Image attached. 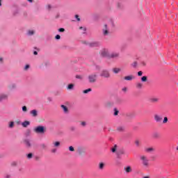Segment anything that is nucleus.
<instances>
[{
    "mask_svg": "<svg viewBox=\"0 0 178 178\" xmlns=\"http://www.w3.org/2000/svg\"><path fill=\"white\" fill-rule=\"evenodd\" d=\"M124 80H126V81H131V80H134V76L133 75H129L124 77Z\"/></svg>",
    "mask_w": 178,
    "mask_h": 178,
    "instance_id": "f8f14e48",
    "label": "nucleus"
},
{
    "mask_svg": "<svg viewBox=\"0 0 178 178\" xmlns=\"http://www.w3.org/2000/svg\"><path fill=\"white\" fill-rule=\"evenodd\" d=\"M22 127H27L28 126H30V121H24L22 123Z\"/></svg>",
    "mask_w": 178,
    "mask_h": 178,
    "instance_id": "6ab92c4d",
    "label": "nucleus"
},
{
    "mask_svg": "<svg viewBox=\"0 0 178 178\" xmlns=\"http://www.w3.org/2000/svg\"><path fill=\"white\" fill-rule=\"evenodd\" d=\"M97 69H98L99 70L101 69V67H99V66H97Z\"/></svg>",
    "mask_w": 178,
    "mask_h": 178,
    "instance_id": "680f3d73",
    "label": "nucleus"
},
{
    "mask_svg": "<svg viewBox=\"0 0 178 178\" xmlns=\"http://www.w3.org/2000/svg\"><path fill=\"white\" fill-rule=\"evenodd\" d=\"M8 127L10 129H13V127H15V122H10L8 123Z\"/></svg>",
    "mask_w": 178,
    "mask_h": 178,
    "instance_id": "b1692460",
    "label": "nucleus"
},
{
    "mask_svg": "<svg viewBox=\"0 0 178 178\" xmlns=\"http://www.w3.org/2000/svg\"><path fill=\"white\" fill-rule=\"evenodd\" d=\"M112 70L115 74H118V73H120V72H122V69L118 67L113 68Z\"/></svg>",
    "mask_w": 178,
    "mask_h": 178,
    "instance_id": "2eb2a0df",
    "label": "nucleus"
},
{
    "mask_svg": "<svg viewBox=\"0 0 178 178\" xmlns=\"http://www.w3.org/2000/svg\"><path fill=\"white\" fill-rule=\"evenodd\" d=\"M122 91H123L124 92H127V88H126V87L123 88H122Z\"/></svg>",
    "mask_w": 178,
    "mask_h": 178,
    "instance_id": "3c124183",
    "label": "nucleus"
},
{
    "mask_svg": "<svg viewBox=\"0 0 178 178\" xmlns=\"http://www.w3.org/2000/svg\"><path fill=\"white\" fill-rule=\"evenodd\" d=\"M140 161L142 162L143 166L145 168H149V159L147 156H140Z\"/></svg>",
    "mask_w": 178,
    "mask_h": 178,
    "instance_id": "f03ea898",
    "label": "nucleus"
},
{
    "mask_svg": "<svg viewBox=\"0 0 178 178\" xmlns=\"http://www.w3.org/2000/svg\"><path fill=\"white\" fill-rule=\"evenodd\" d=\"M69 149L71 152H74V147H73V146H70Z\"/></svg>",
    "mask_w": 178,
    "mask_h": 178,
    "instance_id": "e433bc0d",
    "label": "nucleus"
},
{
    "mask_svg": "<svg viewBox=\"0 0 178 178\" xmlns=\"http://www.w3.org/2000/svg\"><path fill=\"white\" fill-rule=\"evenodd\" d=\"M55 38H56V40H60V35H56Z\"/></svg>",
    "mask_w": 178,
    "mask_h": 178,
    "instance_id": "09e8293b",
    "label": "nucleus"
},
{
    "mask_svg": "<svg viewBox=\"0 0 178 178\" xmlns=\"http://www.w3.org/2000/svg\"><path fill=\"white\" fill-rule=\"evenodd\" d=\"M58 31H59L60 33H64L65 29H63V28L59 29H58Z\"/></svg>",
    "mask_w": 178,
    "mask_h": 178,
    "instance_id": "a18cd8bd",
    "label": "nucleus"
},
{
    "mask_svg": "<svg viewBox=\"0 0 178 178\" xmlns=\"http://www.w3.org/2000/svg\"><path fill=\"white\" fill-rule=\"evenodd\" d=\"M47 9H51L52 7L51 6V5H47Z\"/></svg>",
    "mask_w": 178,
    "mask_h": 178,
    "instance_id": "864d4df0",
    "label": "nucleus"
},
{
    "mask_svg": "<svg viewBox=\"0 0 178 178\" xmlns=\"http://www.w3.org/2000/svg\"><path fill=\"white\" fill-rule=\"evenodd\" d=\"M124 170L127 172V173H131V172H133V169L131 168V167L130 165L126 166L124 168Z\"/></svg>",
    "mask_w": 178,
    "mask_h": 178,
    "instance_id": "ddd939ff",
    "label": "nucleus"
},
{
    "mask_svg": "<svg viewBox=\"0 0 178 178\" xmlns=\"http://www.w3.org/2000/svg\"><path fill=\"white\" fill-rule=\"evenodd\" d=\"M6 178H10V175H6Z\"/></svg>",
    "mask_w": 178,
    "mask_h": 178,
    "instance_id": "13d9d810",
    "label": "nucleus"
},
{
    "mask_svg": "<svg viewBox=\"0 0 178 178\" xmlns=\"http://www.w3.org/2000/svg\"><path fill=\"white\" fill-rule=\"evenodd\" d=\"M72 130H74V127H72Z\"/></svg>",
    "mask_w": 178,
    "mask_h": 178,
    "instance_id": "338daca9",
    "label": "nucleus"
},
{
    "mask_svg": "<svg viewBox=\"0 0 178 178\" xmlns=\"http://www.w3.org/2000/svg\"><path fill=\"white\" fill-rule=\"evenodd\" d=\"M3 99H8V95H0V102Z\"/></svg>",
    "mask_w": 178,
    "mask_h": 178,
    "instance_id": "4be33fe9",
    "label": "nucleus"
},
{
    "mask_svg": "<svg viewBox=\"0 0 178 178\" xmlns=\"http://www.w3.org/2000/svg\"><path fill=\"white\" fill-rule=\"evenodd\" d=\"M27 158H28V159H31V158H33V154L32 153L28 154Z\"/></svg>",
    "mask_w": 178,
    "mask_h": 178,
    "instance_id": "72a5a7b5",
    "label": "nucleus"
},
{
    "mask_svg": "<svg viewBox=\"0 0 178 178\" xmlns=\"http://www.w3.org/2000/svg\"><path fill=\"white\" fill-rule=\"evenodd\" d=\"M119 53H111L110 54V57L109 59L113 58V59H115L116 58H119Z\"/></svg>",
    "mask_w": 178,
    "mask_h": 178,
    "instance_id": "9b49d317",
    "label": "nucleus"
},
{
    "mask_svg": "<svg viewBox=\"0 0 178 178\" xmlns=\"http://www.w3.org/2000/svg\"><path fill=\"white\" fill-rule=\"evenodd\" d=\"M56 151H57L56 148H54L51 149L52 154H56Z\"/></svg>",
    "mask_w": 178,
    "mask_h": 178,
    "instance_id": "de8ad7c7",
    "label": "nucleus"
},
{
    "mask_svg": "<svg viewBox=\"0 0 178 178\" xmlns=\"http://www.w3.org/2000/svg\"><path fill=\"white\" fill-rule=\"evenodd\" d=\"M177 149V151H178V146L177 147V149Z\"/></svg>",
    "mask_w": 178,
    "mask_h": 178,
    "instance_id": "69168bd1",
    "label": "nucleus"
},
{
    "mask_svg": "<svg viewBox=\"0 0 178 178\" xmlns=\"http://www.w3.org/2000/svg\"><path fill=\"white\" fill-rule=\"evenodd\" d=\"M102 33H103V35L104 36L109 35V28L108 27L107 24L103 25Z\"/></svg>",
    "mask_w": 178,
    "mask_h": 178,
    "instance_id": "39448f33",
    "label": "nucleus"
},
{
    "mask_svg": "<svg viewBox=\"0 0 178 178\" xmlns=\"http://www.w3.org/2000/svg\"><path fill=\"white\" fill-rule=\"evenodd\" d=\"M136 88H138L139 90L143 88V83H141L140 82H138L136 84Z\"/></svg>",
    "mask_w": 178,
    "mask_h": 178,
    "instance_id": "5701e85b",
    "label": "nucleus"
},
{
    "mask_svg": "<svg viewBox=\"0 0 178 178\" xmlns=\"http://www.w3.org/2000/svg\"><path fill=\"white\" fill-rule=\"evenodd\" d=\"M78 154L79 155H83V154H86V149H84V148H79L78 149Z\"/></svg>",
    "mask_w": 178,
    "mask_h": 178,
    "instance_id": "a211bd4d",
    "label": "nucleus"
},
{
    "mask_svg": "<svg viewBox=\"0 0 178 178\" xmlns=\"http://www.w3.org/2000/svg\"><path fill=\"white\" fill-rule=\"evenodd\" d=\"M163 123L165 124V123H168V117H165L163 120Z\"/></svg>",
    "mask_w": 178,
    "mask_h": 178,
    "instance_id": "79ce46f5",
    "label": "nucleus"
},
{
    "mask_svg": "<svg viewBox=\"0 0 178 178\" xmlns=\"http://www.w3.org/2000/svg\"><path fill=\"white\" fill-rule=\"evenodd\" d=\"M40 147L42 149H45V148H47V145L44 143L41 144Z\"/></svg>",
    "mask_w": 178,
    "mask_h": 178,
    "instance_id": "473e14b6",
    "label": "nucleus"
},
{
    "mask_svg": "<svg viewBox=\"0 0 178 178\" xmlns=\"http://www.w3.org/2000/svg\"><path fill=\"white\" fill-rule=\"evenodd\" d=\"M116 149H118V145H115L114 147L111 148V152L115 153L116 152Z\"/></svg>",
    "mask_w": 178,
    "mask_h": 178,
    "instance_id": "cd10ccee",
    "label": "nucleus"
},
{
    "mask_svg": "<svg viewBox=\"0 0 178 178\" xmlns=\"http://www.w3.org/2000/svg\"><path fill=\"white\" fill-rule=\"evenodd\" d=\"M33 54H34V55H38V52H37V51H35L33 52Z\"/></svg>",
    "mask_w": 178,
    "mask_h": 178,
    "instance_id": "5fc2aeb1",
    "label": "nucleus"
},
{
    "mask_svg": "<svg viewBox=\"0 0 178 178\" xmlns=\"http://www.w3.org/2000/svg\"><path fill=\"white\" fill-rule=\"evenodd\" d=\"M79 30H83V33H86V31H87V29L83 27V26H80L79 27Z\"/></svg>",
    "mask_w": 178,
    "mask_h": 178,
    "instance_id": "4c0bfd02",
    "label": "nucleus"
},
{
    "mask_svg": "<svg viewBox=\"0 0 178 178\" xmlns=\"http://www.w3.org/2000/svg\"><path fill=\"white\" fill-rule=\"evenodd\" d=\"M104 166H105V164L104 163H100L99 165V168L101 170L104 169Z\"/></svg>",
    "mask_w": 178,
    "mask_h": 178,
    "instance_id": "2f4dec72",
    "label": "nucleus"
},
{
    "mask_svg": "<svg viewBox=\"0 0 178 178\" xmlns=\"http://www.w3.org/2000/svg\"><path fill=\"white\" fill-rule=\"evenodd\" d=\"M53 146L54 147V148H59L60 147V142L59 141L53 142Z\"/></svg>",
    "mask_w": 178,
    "mask_h": 178,
    "instance_id": "dca6fc26",
    "label": "nucleus"
},
{
    "mask_svg": "<svg viewBox=\"0 0 178 178\" xmlns=\"http://www.w3.org/2000/svg\"><path fill=\"white\" fill-rule=\"evenodd\" d=\"M76 79H79V80H83V76L81 75H76Z\"/></svg>",
    "mask_w": 178,
    "mask_h": 178,
    "instance_id": "58836bf2",
    "label": "nucleus"
},
{
    "mask_svg": "<svg viewBox=\"0 0 178 178\" xmlns=\"http://www.w3.org/2000/svg\"><path fill=\"white\" fill-rule=\"evenodd\" d=\"M61 108L63 109L64 113H69V108H67V106L61 105Z\"/></svg>",
    "mask_w": 178,
    "mask_h": 178,
    "instance_id": "f3484780",
    "label": "nucleus"
},
{
    "mask_svg": "<svg viewBox=\"0 0 178 178\" xmlns=\"http://www.w3.org/2000/svg\"><path fill=\"white\" fill-rule=\"evenodd\" d=\"M24 144L26 147V148H31L32 145H31V140L30 139H25L24 140Z\"/></svg>",
    "mask_w": 178,
    "mask_h": 178,
    "instance_id": "0eeeda50",
    "label": "nucleus"
},
{
    "mask_svg": "<svg viewBox=\"0 0 178 178\" xmlns=\"http://www.w3.org/2000/svg\"><path fill=\"white\" fill-rule=\"evenodd\" d=\"M74 87V84L73 83L69 84L67 86V90H73Z\"/></svg>",
    "mask_w": 178,
    "mask_h": 178,
    "instance_id": "bb28decb",
    "label": "nucleus"
},
{
    "mask_svg": "<svg viewBox=\"0 0 178 178\" xmlns=\"http://www.w3.org/2000/svg\"><path fill=\"white\" fill-rule=\"evenodd\" d=\"M162 119H163V118L161 115L158 114L154 115V120L156 123H161V122H162Z\"/></svg>",
    "mask_w": 178,
    "mask_h": 178,
    "instance_id": "6e6552de",
    "label": "nucleus"
},
{
    "mask_svg": "<svg viewBox=\"0 0 178 178\" xmlns=\"http://www.w3.org/2000/svg\"><path fill=\"white\" fill-rule=\"evenodd\" d=\"M22 111H23V112H27V106H24L22 107Z\"/></svg>",
    "mask_w": 178,
    "mask_h": 178,
    "instance_id": "a19ab883",
    "label": "nucleus"
},
{
    "mask_svg": "<svg viewBox=\"0 0 178 178\" xmlns=\"http://www.w3.org/2000/svg\"><path fill=\"white\" fill-rule=\"evenodd\" d=\"M89 47H99L101 45V42H92L90 43H88Z\"/></svg>",
    "mask_w": 178,
    "mask_h": 178,
    "instance_id": "1a4fd4ad",
    "label": "nucleus"
},
{
    "mask_svg": "<svg viewBox=\"0 0 178 178\" xmlns=\"http://www.w3.org/2000/svg\"><path fill=\"white\" fill-rule=\"evenodd\" d=\"M97 79H98V74L96 73L90 74L88 76V83L90 84H94V83H97Z\"/></svg>",
    "mask_w": 178,
    "mask_h": 178,
    "instance_id": "f257e3e1",
    "label": "nucleus"
},
{
    "mask_svg": "<svg viewBox=\"0 0 178 178\" xmlns=\"http://www.w3.org/2000/svg\"><path fill=\"white\" fill-rule=\"evenodd\" d=\"M119 115V110L118 108H114V116H118Z\"/></svg>",
    "mask_w": 178,
    "mask_h": 178,
    "instance_id": "c756f323",
    "label": "nucleus"
},
{
    "mask_svg": "<svg viewBox=\"0 0 178 178\" xmlns=\"http://www.w3.org/2000/svg\"><path fill=\"white\" fill-rule=\"evenodd\" d=\"M15 87H16V86H15V85L12 86V88H15Z\"/></svg>",
    "mask_w": 178,
    "mask_h": 178,
    "instance_id": "e2e57ef3",
    "label": "nucleus"
},
{
    "mask_svg": "<svg viewBox=\"0 0 178 178\" xmlns=\"http://www.w3.org/2000/svg\"><path fill=\"white\" fill-rule=\"evenodd\" d=\"M152 137L153 138H159L160 136H159V134L156 132L153 134Z\"/></svg>",
    "mask_w": 178,
    "mask_h": 178,
    "instance_id": "a878e982",
    "label": "nucleus"
},
{
    "mask_svg": "<svg viewBox=\"0 0 178 178\" xmlns=\"http://www.w3.org/2000/svg\"><path fill=\"white\" fill-rule=\"evenodd\" d=\"M148 80V78L146 76H144L141 78V81L145 83Z\"/></svg>",
    "mask_w": 178,
    "mask_h": 178,
    "instance_id": "c85d7f7f",
    "label": "nucleus"
},
{
    "mask_svg": "<svg viewBox=\"0 0 178 178\" xmlns=\"http://www.w3.org/2000/svg\"><path fill=\"white\" fill-rule=\"evenodd\" d=\"M135 144H136V147H140V140H136L135 141Z\"/></svg>",
    "mask_w": 178,
    "mask_h": 178,
    "instance_id": "c9c22d12",
    "label": "nucleus"
},
{
    "mask_svg": "<svg viewBox=\"0 0 178 178\" xmlns=\"http://www.w3.org/2000/svg\"><path fill=\"white\" fill-rule=\"evenodd\" d=\"M102 56H104V58H110L111 54L109 53V50L106 49H104L101 51Z\"/></svg>",
    "mask_w": 178,
    "mask_h": 178,
    "instance_id": "423d86ee",
    "label": "nucleus"
},
{
    "mask_svg": "<svg viewBox=\"0 0 178 178\" xmlns=\"http://www.w3.org/2000/svg\"><path fill=\"white\" fill-rule=\"evenodd\" d=\"M100 76L104 79H109L111 77V73L107 70H103L100 73Z\"/></svg>",
    "mask_w": 178,
    "mask_h": 178,
    "instance_id": "20e7f679",
    "label": "nucleus"
},
{
    "mask_svg": "<svg viewBox=\"0 0 178 178\" xmlns=\"http://www.w3.org/2000/svg\"><path fill=\"white\" fill-rule=\"evenodd\" d=\"M31 115H32V116H33V118H35L38 116V113L37 112V110H32L31 111Z\"/></svg>",
    "mask_w": 178,
    "mask_h": 178,
    "instance_id": "412c9836",
    "label": "nucleus"
},
{
    "mask_svg": "<svg viewBox=\"0 0 178 178\" xmlns=\"http://www.w3.org/2000/svg\"><path fill=\"white\" fill-rule=\"evenodd\" d=\"M29 69H30V65H26L24 67V70H29Z\"/></svg>",
    "mask_w": 178,
    "mask_h": 178,
    "instance_id": "37998d69",
    "label": "nucleus"
},
{
    "mask_svg": "<svg viewBox=\"0 0 178 178\" xmlns=\"http://www.w3.org/2000/svg\"><path fill=\"white\" fill-rule=\"evenodd\" d=\"M75 18L76 19V20H77L78 22H80V17L79 16V15H75Z\"/></svg>",
    "mask_w": 178,
    "mask_h": 178,
    "instance_id": "c03bdc74",
    "label": "nucleus"
},
{
    "mask_svg": "<svg viewBox=\"0 0 178 178\" xmlns=\"http://www.w3.org/2000/svg\"><path fill=\"white\" fill-rule=\"evenodd\" d=\"M138 76H143V71H139L138 72Z\"/></svg>",
    "mask_w": 178,
    "mask_h": 178,
    "instance_id": "8fccbe9b",
    "label": "nucleus"
},
{
    "mask_svg": "<svg viewBox=\"0 0 178 178\" xmlns=\"http://www.w3.org/2000/svg\"><path fill=\"white\" fill-rule=\"evenodd\" d=\"M81 126H83L84 127L86 126V122H81Z\"/></svg>",
    "mask_w": 178,
    "mask_h": 178,
    "instance_id": "603ef678",
    "label": "nucleus"
},
{
    "mask_svg": "<svg viewBox=\"0 0 178 178\" xmlns=\"http://www.w3.org/2000/svg\"><path fill=\"white\" fill-rule=\"evenodd\" d=\"M138 65V63L136 61L134 62L132 64H131V66L133 67H136V66Z\"/></svg>",
    "mask_w": 178,
    "mask_h": 178,
    "instance_id": "ea45409f",
    "label": "nucleus"
},
{
    "mask_svg": "<svg viewBox=\"0 0 178 178\" xmlns=\"http://www.w3.org/2000/svg\"><path fill=\"white\" fill-rule=\"evenodd\" d=\"M149 102H151L152 104H158V102H159V98L152 97L149 99Z\"/></svg>",
    "mask_w": 178,
    "mask_h": 178,
    "instance_id": "9d476101",
    "label": "nucleus"
},
{
    "mask_svg": "<svg viewBox=\"0 0 178 178\" xmlns=\"http://www.w3.org/2000/svg\"><path fill=\"white\" fill-rule=\"evenodd\" d=\"M33 131L37 134H44L45 131H47V128L43 126H38L34 128Z\"/></svg>",
    "mask_w": 178,
    "mask_h": 178,
    "instance_id": "7ed1b4c3",
    "label": "nucleus"
},
{
    "mask_svg": "<svg viewBox=\"0 0 178 178\" xmlns=\"http://www.w3.org/2000/svg\"><path fill=\"white\" fill-rule=\"evenodd\" d=\"M91 91H92V89L88 88V89H86V90H83V94H88V92H91Z\"/></svg>",
    "mask_w": 178,
    "mask_h": 178,
    "instance_id": "393cba45",
    "label": "nucleus"
},
{
    "mask_svg": "<svg viewBox=\"0 0 178 178\" xmlns=\"http://www.w3.org/2000/svg\"><path fill=\"white\" fill-rule=\"evenodd\" d=\"M145 152H154L155 151V148L154 147H147L145 149Z\"/></svg>",
    "mask_w": 178,
    "mask_h": 178,
    "instance_id": "aec40b11",
    "label": "nucleus"
},
{
    "mask_svg": "<svg viewBox=\"0 0 178 178\" xmlns=\"http://www.w3.org/2000/svg\"><path fill=\"white\" fill-rule=\"evenodd\" d=\"M34 34V31H29L28 35H33Z\"/></svg>",
    "mask_w": 178,
    "mask_h": 178,
    "instance_id": "f704fd0d",
    "label": "nucleus"
},
{
    "mask_svg": "<svg viewBox=\"0 0 178 178\" xmlns=\"http://www.w3.org/2000/svg\"><path fill=\"white\" fill-rule=\"evenodd\" d=\"M143 178H149V176H145V177H143Z\"/></svg>",
    "mask_w": 178,
    "mask_h": 178,
    "instance_id": "052dcab7",
    "label": "nucleus"
},
{
    "mask_svg": "<svg viewBox=\"0 0 178 178\" xmlns=\"http://www.w3.org/2000/svg\"><path fill=\"white\" fill-rule=\"evenodd\" d=\"M142 65H143V66H145V65H147V63H145V62H143V63H142Z\"/></svg>",
    "mask_w": 178,
    "mask_h": 178,
    "instance_id": "6e6d98bb",
    "label": "nucleus"
},
{
    "mask_svg": "<svg viewBox=\"0 0 178 178\" xmlns=\"http://www.w3.org/2000/svg\"><path fill=\"white\" fill-rule=\"evenodd\" d=\"M0 6H2V0H0Z\"/></svg>",
    "mask_w": 178,
    "mask_h": 178,
    "instance_id": "4d7b16f0",
    "label": "nucleus"
},
{
    "mask_svg": "<svg viewBox=\"0 0 178 178\" xmlns=\"http://www.w3.org/2000/svg\"><path fill=\"white\" fill-rule=\"evenodd\" d=\"M29 1V2H33V0H28Z\"/></svg>",
    "mask_w": 178,
    "mask_h": 178,
    "instance_id": "0e129e2a",
    "label": "nucleus"
},
{
    "mask_svg": "<svg viewBox=\"0 0 178 178\" xmlns=\"http://www.w3.org/2000/svg\"><path fill=\"white\" fill-rule=\"evenodd\" d=\"M121 155H124V149H121L117 152V157L120 158Z\"/></svg>",
    "mask_w": 178,
    "mask_h": 178,
    "instance_id": "4468645a",
    "label": "nucleus"
},
{
    "mask_svg": "<svg viewBox=\"0 0 178 178\" xmlns=\"http://www.w3.org/2000/svg\"><path fill=\"white\" fill-rule=\"evenodd\" d=\"M3 58H0V62H3Z\"/></svg>",
    "mask_w": 178,
    "mask_h": 178,
    "instance_id": "bf43d9fd",
    "label": "nucleus"
},
{
    "mask_svg": "<svg viewBox=\"0 0 178 178\" xmlns=\"http://www.w3.org/2000/svg\"><path fill=\"white\" fill-rule=\"evenodd\" d=\"M10 88H12V87L10 86Z\"/></svg>",
    "mask_w": 178,
    "mask_h": 178,
    "instance_id": "774afa93",
    "label": "nucleus"
},
{
    "mask_svg": "<svg viewBox=\"0 0 178 178\" xmlns=\"http://www.w3.org/2000/svg\"><path fill=\"white\" fill-rule=\"evenodd\" d=\"M31 134V131L30 130L27 131L26 133V136H30Z\"/></svg>",
    "mask_w": 178,
    "mask_h": 178,
    "instance_id": "49530a36",
    "label": "nucleus"
},
{
    "mask_svg": "<svg viewBox=\"0 0 178 178\" xmlns=\"http://www.w3.org/2000/svg\"><path fill=\"white\" fill-rule=\"evenodd\" d=\"M118 131H124V127H118L117 128Z\"/></svg>",
    "mask_w": 178,
    "mask_h": 178,
    "instance_id": "7c9ffc66",
    "label": "nucleus"
}]
</instances>
